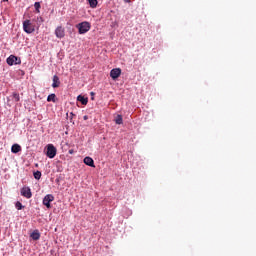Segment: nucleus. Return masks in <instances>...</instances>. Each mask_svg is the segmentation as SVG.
<instances>
[{
  "label": "nucleus",
  "mask_w": 256,
  "mask_h": 256,
  "mask_svg": "<svg viewBox=\"0 0 256 256\" xmlns=\"http://www.w3.org/2000/svg\"><path fill=\"white\" fill-rule=\"evenodd\" d=\"M76 27L80 35H85V33H87L91 29V23L84 21L76 25Z\"/></svg>",
  "instance_id": "nucleus-1"
},
{
  "label": "nucleus",
  "mask_w": 256,
  "mask_h": 256,
  "mask_svg": "<svg viewBox=\"0 0 256 256\" xmlns=\"http://www.w3.org/2000/svg\"><path fill=\"white\" fill-rule=\"evenodd\" d=\"M46 149L47 157H49V159H55V156L57 155V148H55L53 144H48Z\"/></svg>",
  "instance_id": "nucleus-2"
},
{
  "label": "nucleus",
  "mask_w": 256,
  "mask_h": 256,
  "mask_svg": "<svg viewBox=\"0 0 256 256\" xmlns=\"http://www.w3.org/2000/svg\"><path fill=\"white\" fill-rule=\"evenodd\" d=\"M23 29H24L25 33H28V34L35 32V26H33V24H31V20H25L23 22Z\"/></svg>",
  "instance_id": "nucleus-3"
},
{
  "label": "nucleus",
  "mask_w": 256,
  "mask_h": 256,
  "mask_svg": "<svg viewBox=\"0 0 256 256\" xmlns=\"http://www.w3.org/2000/svg\"><path fill=\"white\" fill-rule=\"evenodd\" d=\"M6 63L10 66L13 65H21V58L15 56V55H10L7 60Z\"/></svg>",
  "instance_id": "nucleus-4"
},
{
  "label": "nucleus",
  "mask_w": 256,
  "mask_h": 256,
  "mask_svg": "<svg viewBox=\"0 0 256 256\" xmlns=\"http://www.w3.org/2000/svg\"><path fill=\"white\" fill-rule=\"evenodd\" d=\"M52 201H55V196H53V194H48L43 199V205H45L47 209H51Z\"/></svg>",
  "instance_id": "nucleus-5"
},
{
  "label": "nucleus",
  "mask_w": 256,
  "mask_h": 256,
  "mask_svg": "<svg viewBox=\"0 0 256 256\" xmlns=\"http://www.w3.org/2000/svg\"><path fill=\"white\" fill-rule=\"evenodd\" d=\"M20 193L22 197H26V199H31V197H33V194L31 193V188L29 187H23Z\"/></svg>",
  "instance_id": "nucleus-6"
},
{
  "label": "nucleus",
  "mask_w": 256,
  "mask_h": 256,
  "mask_svg": "<svg viewBox=\"0 0 256 256\" xmlns=\"http://www.w3.org/2000/svg\"><path fill=\"white\" fill-rule=\"evenodd\" d=\"M55 35L58 39H63L65 37V28L58 26L55 30Z\"/></svg>",
  "instance_id": "nucleus-7"
},
{
  "label": "nucleus",
  "mask_w": 256,
  "mask_h": 256,
  "mask_svg": "<svg viewBox=\"0 0 256 256\" xmlns=\"http://www.w3.org/2000/svg\"><path fill=\"white\" fill-rule=\"evenodd\" d=\"M110 77L113 79H119L121 77V69L120 68H114L110 71Z\"/></svg>",
  "instance_id": "nucleus-8"
},
{
  "label": "nucleus",
  "mask_w": 256,
  "mask_h": 256,
  "mask_svg": "<svg viewBox=\"0 0 256 256\" xmlns=\"http://www.w3.org/2000/svg\"><path fill=\"white\" fill-rule=\"evenodd\" d=\"M85 165H88V167H95V161H93V158L87 156L84 158Z\"/></svg>",
  "instance_id": "nucleus-9"
},
{
  "label": "nucleus",
  "mask_w": 256,
  "mask_h": 256,
  "mask_svg": "<svg viewBox=\"0 0 256 256\" xmlns=\"http://www.w3.org/2000/svg\"><path fill=\"white\" fill-rule=\"evenodd\" d=\"M30 237L33 239V241H39V239H41V234L39 233V230H34Z\"/></svg>",
  "instance_id": "nucleus-10"
},
{
  "label": "nucleus",
  "mask_w": 256,
  "mask_h": 256,
  "mask_svg": "<svg viewBox=\"0 0 256 256\" xmlns=\"http://www.w3.org/2000/svg\"><path fill=\"white\" fill-rule=\"evenodd\" d=\"M60 85H61V81H59V76L54 75L53 76V83H52L53 89H57V87H59Z\"/></svg>",
  "instance_id": "nucleus-11"
},
{
  "label": "nucleus",
  "mask_w": 256,
  "mask_h": 256,
  "mask_svg": "<svg viewBox=\"0 0 256 256\" xmlns=\"http://www.w3.org/2000/svg\"><path fill=\"white\" fill-rule=\"evenodd\" d=\"M77 101H80V103H82V105H87V103H89V98L79 95L77 97Z\"/></svg>",
  "instance_id": "nucleus-12"
},
{
  "label": "nucleus",
  "mask_w": 256,
  "mask_h": 256,
  "mask_svg": "<svg viewBox=\"0 0 256 256\" xmlns=\"http://www.w3.org/2000/svg\"><path fill=\"white\" fill-rule=\"evenodd\" d=\"M11 151H12L13 153H19V152H21V145H19V144H14V145H12Z\"/></svg>",
  "instance_id": "nucleus-13"
},
{
  "label": "nucleus",
  "mask_w": 256,
  "mask_h": 256,
  "mask_svg": "<svg viewBox=\"0 0 256 256\" xmlns=\"http://www.w3.org/2000/svg\"><path fill=\"white\" fill-rule=\"evenodd\" d=\"M116 125H123V116H121L120 114H118L116 116V118L114 119Z\"/></svg>",
  "instance_id": "nucleus-14"
},
{
  "label": "nucleus",
  "mask_w": 256,
  "mask_h": 256,
  "mask_svg": "<svg viewBox=\"0 0 256 256\" xmlns=\"http://www.w3.org/2000/svg\"><path fill=\"white\" fill-rule=\"evenodd\" d=\"M88 3L92 9H95L97 7V0H88Z\"/></svg>",
  "instance_id": "nucleus-15"
},
{
  "label": "nucleus",
  "mask_w": 256,
  "mask_h": 256,
  "mask_svg": "<svg viewBox=\"0 0 256 256\" xmlns=\"http://www.w3.org/2000/svg\"><path fill=\"white\" fill-rule=\"evenodd\" d=\"M12 97H13V100H14L16 103H19V101H21V98H20V96H19V93L14 92V93L12 94Z\"/></svg>",
  "instance_id": "nucleus-16"
},
{
  "label": "nucleus",
  "mask_w": 256,
  "mask_h": 256,
  "mask_svg": "<svg viewBox=\"0 0 256 256\" xmlns=\"http://www.w3.org/2000/svg\"><path fill=\"white\" fill-rule=\"evenodd\" d=\"M15 207L18 211H21V209H25V206H23V204L19 201L15 203Z\"/></svg>",
  "instance_id": "nucleus-17"
},
{
  "label": "nucleus",
  "mask_w": 256,
  "mask_h": 256,
  "mask_svg": "<svg viewBox=\"0 0 256 256\" xmlns=\"http://www.w3.org/2000/svg\"><path fill=\"white\" fill-rule=\"evenodd\" d=\"M34 179H36L37 181H39V179H41V171H36L34 172Z\"/></svg>",
  "instance_id": "nucleus-18"
},
{
  "label": "nucleus",
  "mask_w": 256,
  "mask_h": 256,
  "mask_svg": "<svg viewBox=\"0 0 256 256\" xmlns=\"http://www.w3.org/2000/svg\"><path fill=\"white\" fill-rule=\"evenodd\" d=\"M55 94H50L48 97H47V101L48 102H51L53 101V103H55Z\"/></svg>",
  "instance_id": "nucleus-19"
},
{
  "label": "nucleus",
  "mask_w": 256,
  "mask_h": 256,
  "mask_svg": "<svg viewBox=\"0 0 256 256\" xmlns=\"http://www.w3.org/2000/svg\"><path fill=\"white\" fill-rule=\"evenodd\" d=\"M34 7H35L37 13H39V10L41 9V3L35 2Z\"/></svg>",
  "instance_id": "nucleus-20"
},
{
  "label": "nucleus",
  "mask_w": 256,
  "mask_h": 256,
  "mask_svg": "<svg viewBox=\"0 0 256 256\" xmlns=\"http://www.w3.org/2000/svg\"><path fill=\"white\" fill-rule=\"evenodd\" d=\"M68 153H69L70 155H73V154L75 153V151H74L73 149H70V150L68 151Z\"/></svg>",
  "instance_id": "nucleus-21"
},
{
  "label": "nucleus",
  "mask_w": 256,
  "mask_h": 256,
  "mask_svg": "<svg viewBox=\"0 0 256 256\" xmlns=\"http://www.w3.org/2000/svg\"><path fill=\"white\" fill-rule=\"evenodd\" d=\"M83 119H84V121H87V119H89V116H88V115H85V116L83 117Z\"/></svg>",
  "instance_id": "nucleus-22"
},
{
  "label": "nucleus",
  "mask_w": 256,
  "mask_h": 256,
  "mask_svg": "<svg viewBox=\"0 0 256 256\" xmlns=\"http://www.w3.org/2000/svg\"><path fill=\"white\" fill-rule=\"evenodd\" d=\"M125 1V3H129L131 0H124Z\"/></svg>",
  "instance_id": "nucleus-23"
},
{
  "label": "nucleus",
  "mask_w": 256,
  "mask_h": 256,
  "mask_svg": "<svg viewBox=\"0 0 256 256\" xmlns=\"http://www.w3.org/2000/svg\"><path fill=\"white\" fill-rule=\"evenodd\" d=\"M2 1L7 2V1H9V0H2Z\"/></svg>",
  "instance_id": "nucleus-24"
},
{
  "label": "nucleus",
  "mask_w": 256,
  "mask_h": 256,
  "mask_svg": "<svg viewBox=\"0 0 256 256\" xmlns=\"http://www.w3.org/2000/svg\"><path fill=\"white\" fill-rule=\"evenodd\" d=\"M91 95H95V93L91 92Z\"/></svg>",
  "instance_id": "nucleus-25"
}]
</instances>
